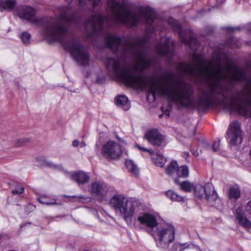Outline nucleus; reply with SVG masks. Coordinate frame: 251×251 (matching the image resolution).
<instances>
[{"instance_id": "obj_26", "label": "nucleus", "mask_w": 251, "mask_h": 251, "mask_svg": "<svg viewBox=\"0 0 251 251\" xmlns=\"http://www.w3.org/2000/svg\"><path fill=\"white\" fill-rule=\"evenodd\" d=\"M219 141L218 142H215L212 146L209 145L207 142H204L203 143V147L206 148L207 150H209L212 149L214 152H216L218 151L219 147Z\"/></svg>"}, {"instance_id": "obj_43", "label": "nucleus", "mask_w": 251, "mask_h": 251, "mask_svg": "<svg viewBox=\"0 0 251 251\" xmlns=\"http://www.w3.org/2000/svg\"><path fill=\"white\" fill-rule=\"evenodd\" d=\"M195 130H196V128H194V133H193V135H194L195 134Z\"/></svg>"}, {"instance_id": "obj_18", "label": "nucleus", "mask_w": 251, "mask_h": 251, "mask_svg": "<svg viewBox=\"0 0 251 251\" xmlns=\"http://www.w3.org/2000/svg\"><path fill=\"white\" fill-rule=\"evenodd\" d=\"M117 105L122 107L124 110H127L130 107L127 98L124 95H120L115 98Z\"/></svg>"}, {"instance_id": "obj_29", "label": "nucleus", "mask_w": 251, "mask_h": 251, "mask_svg": "<svg viewBox=\"0 0 251 251\" xmlns=\"http://www.w3.org/2000/svg\"><path fill=\"white\" fill-rule=\"evenodd\" d=\"M38 199L40 202L42 204H45L47 205H53L56 203L55 200L50 201L46 197H41L39 198Z\"/></svg>"}, {"instance_id": "obj_27", "label": "nucleus", "mask_w": 251, "mask_h": 251, "mask_svg": "<svg viewBox=\"0 0 251 251\" xmlns=\"http://www.w3.org/2000/svg\"><path fill=\"white\" fill-rule=\"evenodd\" d=\"M20 37L24 44L28 45L30 43L31 36L28 33L26 32L22 33L20 36Z\"/></svg>"}, {"instance_id": "obj_16", "label": "nucleus", "mask_w": 251, "mask_h": 251, "mask_svg": "<svg viewBox=\"0 0 251 251\" xmlns=\"http://www.w3.org/2000/svg\"><path fill=\"white\" fill-rule=\"evenodd\" d=\"M71 177L72 179L76 182L78 185L87 183L90 179L89 175L83 171L73 172L71 174Z\"/></svg>"}, {"instance_id": "obj_45", "label": "nucleus", "mask_w": 251, "mask_h": 251, "mask_svg": "<svg viewBox=\"0 0 251 251\" xmlns=\"http://www.w3.org/2000/svg\"><path fill=\"white\" fill-rule=\"evenodd\" d=\"M235 46H236V47L239 48V47H240V45H236Z\"/></svg>"}, {"instance_id": "obj_3", "label": "nucleus", "mask_w": 251, "mask_h": 251, "mask_svg": "<svg viewBox=\"0 0 251 251\" xmlns=\"http://www.w3.org/2000/svg\"><path fill=\"white\" fill-rule=\"evenodd\" d=\"M151 235L153 237L158 247L165 248L174 240L175 229L171 225L167 224L159 225L152 232Z\"/></svg>"}, {"instance_id": "obj_31", "label": "nucleus", "mask_w": 251, "mask_h": 251, "mask_svg": "<svg viewBox=\"0 0 251 251\" xmlns=\"http://www.w3.org/2000/svg\"><path fill=\"white\" fill-rule=\"evenodd\" d=\"M47 166L53 169L58 170H61L62 169V167L61 165L55 164L52 162H47Z\"/></svg>"}, {"instance_id": "obj_24", "label": "nucleus", "mask_w": 251, "mask_h": 251, "mask_svg": "<svg viewBox=\"0 0 251 251\" xmlns=\"http://www.w3.org/2000/svg\"><path fill=\"white\" fill-rule=\"evenodd\" d=\"M176 174L178 177H186L189 175V169L187 166H178Z\"/></svg>"}, {"instance_id": "obj_21", "label": "nucleus", "mask_w": 251, "mask_h": 251, "mask_svg": "<svg viewBox=\"0 0 251 251\" xmlns=\"http://www.w3.org/2000/svg\"><path fill=\"white\" fill-rule=\"evenodd\" d=\"M126 166L128 170L135 175H137L139 173V169L137 165L131 160H127L126 161Z\"/></svg>"}, {"instance_id": "obj_12", "label": "nucleus", "mask_w": 251, "mask_h": 251, "mask_svg": "<svg viewBox=\"0 0 251 251\" xmlns=\"http://www.w3.org/2000/svg\"><path fill=\"white\" fill-rule=\"evenodd\" d=\"M128 201L123 195L116 194L110 199L109 204L116 213H118Z\"/></svg>"}, {"instance_id": "obj_1", "label": "nucleus", "mask_w": 251, "mask_h": 251, "mask_svg": "<svg viewBox=\"0 0 251 251\" xmlns=\"http://www.w3.org/2000/svg\"><path fill=\"white\" fill-rule=\"evenodd\" d=\"M20 18L29 21L34 24L43 26L44 35L49 42H60L64 49L69 51L74 59L81 66L89 64V55L87 49L76 39H69L63 41V37L68 32L69 24H75L77 18L62 11L59 17L55 19L35 18V11L29 6H21L17 11Z\"/></svg>"}, {"instance_id": "obj_19", "label": "nucleus", "mask_w": 251, "mask_h": 251, "mask_svg": "<svg viewBox=\"0 0 251 251\" xmlns=\"http://www.w3.org/2000/svg\"><path fill=\"white\" fill-rule=\"evenodd\" d=\"M175 182L180 186V188L186 192H190L194 188V185L193 183L188 181H184L182 182H179L177 178L174 179Z\"/></svg>"}, {"instance_id": "obj_46", "label": "nucleus", "mask_w": 251, "mask_h": 251, "mask_svg": "<svg viewBox=\"0 0 251 251\" xmlns=\"http://www.w3.org/2000/svg\"><path fill=\"white\" fill-rule=\"evenodd\" d=\"M162 116H163V114H161V115H159V117H160V118H161V117H162Z\"/></svg>"}, {"instance_id": "obj_34", "label": "nucleus", "mask_w": 251, "mask_h": 251, "mask_svg": "<svg viewBox=\"0 0 251 251\" xmlns=\"http://www.w3.org/2000/svg\"><path fill=\"white\" fill-rule=\"evenodd\" d=\"M226 30L229 31L235 32L236 31H238L240 30V28L239 27H228L226 28Z\"/></svg>"}, {"instance_id": "obj_32", "label": "nucleus", "mask_w": 251, "mask_h": 251, "mask_svg": "<svg viewBox=\"0 0 251 251\" xmlns=\"http://www.w3.org/2000/svg\"><path fill=\"white\" fill-rule=\"evenodd\" d=\"M24 189L22 187H18L15 189L13 190L12 192L13 194H20L24 192Z\"/></svg>"}, {"instance_id": "obj_38", "label": "nucleus", "mask_w": 251, "mask_h": 251, "mask_svg": "<svg viewBox=\"0 0 251 251\" xmlns=\"http://www.w3.org/2000/svg\"><path fill=\"white\" fill-rule=\"evenodd\" d=\"M246 28L248 30V31L251 33V23L249 24L246 26Z\"/></svg>"}, {"instance_id": "obj_33", "label": "nucleus", "mask_w": 251, "mask_h": 251, "mask_svg": "<svg viewBox=\"0 0 251 251\" xmlns=\"http://www.w3.org/2000/svg\"><path fill=\"white\" fill-rule=\"evenodd\" d=\"M246 211L251 215V200L249 201L245 206Z\"/></svg>"}, {"instance_id": "obj_36", "label": "nucleus", "mask_w": 251, "mask_h": 251, "mask_svg": "<svg viewBox=\"0 0 251 251\" xmlns=\"http://www.w3.org/2000/svg\"><path fill=\"white\" fill-rule=\"evenodd\" d=\"M71 198H73L74 199H75V201H77L79 199H83L84 198V197L82 195L81 196H72L71 197Z\"/></svg>"}, {"instance_id": "obj_7", "label": "nucleus", "mask_w": 251, "mask_h": 251, "mask_svg": "<svg viewBox=\"0 0 251 251\" xmlns=\"http://www.w3.org/2000/svg\"><path fill=\"white\" fill-rule=\"evenodd\" d=\"M102 153L106 158L111 159H119L122 154L121 146L118 143L109 141L102 147Z\"/></svg>"}, {"instance_id": "obj_13", "label": "nucleus", "mask_w": 251, "mask_h": 251, "mask_svg": "<svg viewBox=\"0 0 251 251\" xmlns=\"http://www.w3.org/2000/svg\"><path fill=\"white\" fill-rule=\"evenodd\" d=\"M101 3L100 0H72L71 3L66 6L65 9H63L62 11H65L67 13L66 11L70 10L75 5L79 6L80 8H84L88 4H91L93 7H95Z\"/></svg>"}, {"instance_id": "obj_22", "label": "nucleus", "mask_w": 251, "mask_h": 251, "mask_svg": "<svg viewBox=\"0 0 251 251\" xmlns=\"http://www.w3.org/2000/svg\"><path fill=\"white\" fill-rule=\"evenodd\" d=\"M15 4V0H1L0 3L1 7L8 10H12Z\"/></svg>"}, {"instance_id": "obj_20", "label": "nucleus", "mask_w": 251, "mask_h": 251, "mask_svg": "<svg viewBox=\"0 0 251 251\" xmlns=\"http://www.w3.org/2000/svg\"><path fill=\"white\" fill-rule=\"evenodd\" d=\"M241 196V192L238 187L234 186L230 187L228 191V198L236 201Z\"/></svg>"}, {"instance_id": "obj_6", "label": "nucleus", "mask_w": 251, "mask_h": 251, "mask_svg": "<svg viewBox=\"0 0 251 251\" xmlns=\"http://www.w3.org/2000/svg\"><path fill=\"white\" fill-rule=\"evenodd\" d=\"M174 43L171 38L163 37L155 48L157 54L170 60L174 53Z\"/></svg>"}, {"instance_id": "obj_39", "label": "nucleus", "mask_w": 251, "mask_h": 251, "mask_svg": "<svg viewBox=\"0 0 251 251\" xmlns=\"http://www.w3.org/2000/svg\"><path fill=\"white\" fill-rule=\"evenodd\" d=\"M233 41V38H230L229 39L228 41H227V44H228L229 46H230V47H233V45H230L231 43Z\"/></svg>"}, {"instance_id": "obj_5", "label": "nucleus", "mask_w": 251, "mask_h": 251, "mask_svg": "<svg viewBox=\"0 0 251 251\" xmlns=\"http://www.w3.org/2000/svg\"><path fill=\"white\" fill-rule=\"evenodd\" d=\"M194 194L199 199L205 198L208 201H215L218 195L211 183H206L204 185L197 184L194 187Z\"/></svg>"}, {"instance_id": "obj_2", "label": "nucleus", "mask_w": 251, "mask_h": 251, "mask_svg": "<svg viewBox=\"0 0 251 251\" xmlns=\"http://www.w3.org/2000/svg\"><path fill=\"white\" fill-rule=\"evenodd\" d=\"M107 7L112 15L103 17L100 14L92 16L85 23L88 37H93L102 31L103 24L113 26L119 24L128 26H134L143 19L148 24H151L155 17L154 10L148 7L140 8L139 12L130 10L127 7L126 0H108Z\"/></svg>"}, {"instance_id": "obj_9", "label": "nucleus", "mask_w": 251, "mask_h": 251, "mask_svg": "<svg viewBox=\"0 0 251 251\" xmlns=\"http://www.w3.org/2000/svg\"><path fill=\"white\" fill-rule=\"evenodd\" d=\"M137 221L141 225L146 227L147 231L151 234L159 225L156 216L149 213H145L139 215Z\"/></svg>"}, {"instance_id": "obj_17", "label": "nucleus", "mask_w": 251, "mask_h": 251, "mask_svg": "<svg viewBox=\"0 0 251 251\" xmlns=\"http://www.w3.org/2000/svg\"><path fill=\"white\" fill-rule=\"evenodd\" d=\"M236 213L239 224L248 230H250L251 229V222L244 215L242 208L238 207L236 210Z\"/></svg>"}, {"instance_id": "obj_23", "label": "nucleus", "mask_w": 251, "mask_h": 251, "mask_svg": "<svg viewBox=\"0 0 251 251\" xmlns=\"http://www.w3.org/2000/svg\"><path fill=\"white\" fill-rule=\"evenodd\" d=\"M178 164L176 161H172L166 168V172L169 176H173L175 173H176Z\"/></svg>"}, {"instance_id": "obj_28", "label": "nucleus", "mask_w": 251, "mask_h": 251, "mask_svg": "<svg viewBox=\"0 0 251 251\" xmlns=\"http://www.w3.org/2000/svg\"><path fill=\"white\" fill-rule=\"evenodd\" d=\"M189 247V245L187 243L180 244L178 243H176L173 246L174 251H183L186 248Z\"/></svg>"}, {"instance_id": "obj_11", "label": "nucleus", "mask_w": 251, "mask_h": 251, "mask_svg": "<svg viewBox=\"0 0 251 251\" xmlns=\"http://www.w3.org/2000/svg\"><path fill=\"white\" fill-rule=\"evenodd\" d=\"M109 188L105 183L95 181L91 184V191L97 196L104 198L107 195Z\"/></svg>"}, {"instance_id": "obj_4", "label": "nucleus", "mask_w": 251, "mask_h": 251, "mask_svg": "<svg viewBox=\"0 0 251 251\" xmlns=\"http://www.w3.org/2000/svg\"><path fill=\"white\" fill-rule=\"evenodd\" d=\"M170 25H172L175 30L177 31L182 42L188 45L191 49L195 50L199 45L196 37L191 31H186L182 29L180 25L175 20L172 19L169 22Z\"/></svg>"}, {"instance_id": "obj_44", "label": "nucleus", "mask_w": 251, "mask_h": 251, "mask_svg": "<svg viewBox=\"0 0 251 251\" xmlns=\"http://www.w3.org/2000/svg\"><path fill=\"white\" fill-rule=\"evenodd\" d=\"M117 138H118V139L119 140H120V141H121V139L120 138H119V137H118V136H117Z\"/></svg>"}, {"instance_id": "obj_10", "label": "nucleus", "mask_w": 251, "mask_h": 251, "mask_svg": "<svg viewBox=\"0 0 251 251\" xmlns=\"http://www.w3.org/2000/svg\"><path fill=\"white\" fill-rule=\"evenodd\" d=\"M136 207V203L128 201L118 213L127 223L131 222L135 213Z\"/></svg>"}, {"instance_id": "obj_25", "label": "nucleus", "mask_w": 251, "mask_h": 251, "mask_svg": "<svg viewBox=\"0 0 251 251\" xmlns=\"http://www.w3.org/2000/svg\"><path fill=\"white\" fill-rule=\"evenodd\" d=\"M167 196L173 201H184V198L178 195L172 190H169L166 192Z\"/></svg>"}, {"instance_id": "obj_8", "label": "nucleus", "mask_w": 251, "mask_h": 251, "mask_svg": "<svg viewBox=\"0 0 251 251\" xmlns=\"http://www.w3.org/2000/svg\"><path fill=\"white\" fill-rule=\"evenodd\" d=\"M227 140L232 146L241 143L242 136L240 124L238 122L234 121L230 124V128L227 132Z\"/></svg>"}, {"instance_id": "obj_15", "label": "nucleus", "mask_w": 251, "mask_h": 251, "mask_svg": "<svg viewBox=\"0 0 251 251\" xmlns=\"http://www.w3.org/2000/svg\"><path fill=\"white\" fill-rule=\"evenodd\" d=\"M136 147L141 151L149 152L156 166L162 167L166 162L167 159L165 158L159 154L154 153L152 150L142 147L139 145H136Z\"/></svg>"}, {"instance_id": "obj_30", "label": "nucleus", "mask_w": 251, "mask_h": 251, "mask_svg": "<svg viewBox=\"0 0 251 251\" xmlns=\"http://www.w3.org/2000/svg\"><path fill=\"white\" fill-rule=\"evenodd\" d=\"M30 139L28 138H22L18 139L15 145L16 146H23L26 145L27 143L30 142Z\"/></svg>"}, {"instance_id": "obj_35", "label": "nucleus", "mask_w": 251, "mask_h": 251, "mask_svg": "<svg viewBox=\"0 0 251 251\" xmlns=\"http://www.w3.org/2000/svg\"><path fill=\"white\" fill-rule=\"evenodd\" d=\"M162 111L164 113V114L167 115L168 116H169V109L168 108H165L164 106L161 107Z\"/></svg>"}, {"instance_id": "obj_41", "label": "nucleus", "mask_w": 251, "mask_h": 251, "mask_svg": "<svg viewBox=\"0 0 251 251\" xmlns=\"http://www.w3.org/2000/svg\"><path fill=\"white\" fill-rule=\"evenodd\" d=\"M79 146L80 147H84L86 146V143L84 142H81L79 143Z\"/></svg>"}, {"instance_id": "obj_14", "label": "nucleus", "mask_w": 251, "mask_h": 251, "mask_svg": "<svg viewBox=\"0 0 251 251\" xmlns=\"http://www.w3.org/2000/svg\"><path fill=\"white\" fill-rule=\"evenodd\" d=\"M145 138L154 146H160L164 138L157 130H151L147 131L145 135Z\"/></svg>"}, {"instance_id": "obj_40", "label": "nucleus", "mask_w": 251, "mask_h": 251, "mask_svg": "<svg viewBox=\"0 0 251 251\" xmlns=\"http://www.w3.org/2000/svg\"><path fill=\"white\" fill-rule=\"evenodd\" d=\"M189 156V153L188 152H184L183 153V157L185 158V159H187Z\"/></svg>"}, {"instance_id": "obj_37", "label": "nucleus", "mask_w": 251, "mask_h": 251, "mask_svg": "<svg viewBox=\"0 0 251 251\" xmlns=\"http://www.w3.org/2000/svg\"><path fill=\"white\" fill-rule=\"evenodd\" d=\"M72 145L73 147H77L79 145V142L77 140H75L73 142Z\"/></svg>"}, {"instance_id": "obj_42", "label": "nucleus", "mask_w": 251, "mask_h": 251, "mask_svg": "<svg viewBox=\"0 0 251 251\" xmlns=\"http://www.w3.org/2000/svg\"><path fill=\"white\" fill-rule=\"evenodd\" d=\"M193 154L195 155V156H198L199 155V152H198L197 151H195L193 152Z\"/></svg>"}]
</instances>
